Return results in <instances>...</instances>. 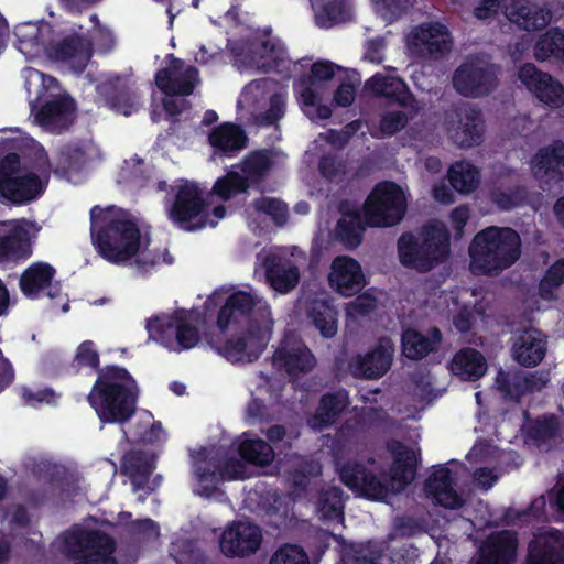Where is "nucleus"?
Masks as SVG:
<instances>
[{
  "label": "nucleus",
  "instance_id": "nucleus-41",
  "mask_svg": "<svg viewBox=\"0 0 564 564\" xmlns=\"http://www.w3.org/2000/svg\"><path fill=\"white\" fill-rule=\"evenodd\" d=\"M350 370L356 377L377 378L388 371L391 355H354Z\"/></svg>",
  "mask_w": 564,
  "mask_h": 564
},
{
  "label": "nucleus",
  "instance_id": "nucleus-31",
  "mask_svg": "<svg viewBox=\"0 0 564 564\" xmlns=\"http://www.w3.org/2000/svg\"><path fill=\"white\" fill-rule=\"evenodd\" d=\"M337 65L329 61H318L312 64L311 73L299 78L302 86L300 96L303 105L315 106L319 99L318 94L314 90L319 82L330 80L335 76Z\"/></svg>",
  "mask_w": 564,
  "mask_h": 564
},
{
  "label": "nucleus",
  "instance_id": "nucleus-38",
  "mask_svg": "<svg viewBox=\"0 0 564 564\" xmlns=\"http://www.w3.org/2000/svg\"><path fill=\"white\" fill-rule=\"evenodd\" d=\"M314 511L321 520L340 523L343 519L340 490L336 487L323 490L314 502Z\"/></svg>",
  "mask_w": 564,
  "mask_h": 564
},
{
  "label": "nucleus",
  "instance_id": "nucleus-10",
  "mask_svg": "<svg viewBox=\"0 0 564 564\" xmlns=\"http://www.w3.org/2000/svg\"><path fill=\"white\" fill-rule=\"evenodd\" d=\"M147 330L149 339L170 350H189L200 341L198 328L189 322L184 311L149 318Z\"/></svg>",
  "mask_w": 564,
  "mask_h": 564
},
{
  "label": "nucleus",
  "instance_id": "nucleus-34",
  "mask_svg": "<svg viewBox=\"0 0 564 564\" xmlns=\"http://www.w3.org/2000/svg\"><path fill=\"white\" fill-rule=\"evenodd\" d=\"M442 333L437 327L423 334L414 328H406L401 335V352H437Z\"/></svg>",
  "mask_w": 564,
  "mask_h": 564
},
{
  "label": "nucleus",
  "instance_id": "nucleus-22",
  "mask_svg": "<svg viewBox=\"0 0 564 564\" xmlns=\"http://www.w3.org/2000/svg\"><path fill=\"white\" fill-rule=\"evenodd\" d=\"M329 285L343 296H352L365 286L360 263L348 256L336 257L330 264Z\"/></svg>",
  "mask_w": 564,
  "mask_h": 564
},
{
  "label": "nucleus",
  "instance_id": "nucleus-51",
  "mask_svg": "<svg viewBox=\"0 0 564 564\" xmlns=\"http://www.w3.org/2000/svg\"><path fill=\"white\" fill-rule=\"evenodd\" d=\"M269 564H311L307 552L297 544H284L271 556Z\"/></svg>",
  "mask_w": 564,
  "mask_h": 564
},
{
  "label": "nucleus",
  "instance_id": "nucleus-9",
  "mask_svg": "<svg viewBox=\"0 0 564 564\" xmlns=\"http://www.w3.org/2000/svg\"><path fill=\"white\" fill-rule=\"evenodd\" d=\"M57 547L68 555H80L83 561L75 564H118L115 542L89 524L76 525L57 540Z\"/></svg>",
  "mask_w": 564,
  "mask_h": 564
},
{
  "label": "nucleus",
  "instance_id": "nucleus-54",
  "mask_svg": "<svg viewBox=\"0 0 564 564\" xmlns=\"http://www.w3.org/2000/svg\"><path fill=\"white\" fill-rule=\"evenodd\" d=\"M274 362L283 365L290 376H296L312 369L315 365L313 355H278Z\"/></svg>",
  "mask_w": 564,
  "mask_h": 564
},
{
  "label": "nucleus",
  "instance_id": "nucleus-40",
  "mask_svg": "<svg viewBox=\"0 0 564 564\" xmlns=\"http://www.w3.org/2000/svg\"><path fill=\"white\" fill-rule=\"evenodd\" d=\"M348 399L345 392L325 395L314 416L308 421L313 429H323L333 423L335 417L347 406Z\"/></svg>",
  "mask_w": 564,
  "mask_h": 564
},
{
  "label": "nucleus",
  "instance_id": "nucleus-30",
  "mask_svg": "<svg viewBox=\"0 0 564 564\" xmlns=\"http://www.w3.org/2000/svg\"><path fill=\"white\" fill-rule=\"evenodd\" d=\"M564 552V535L547 531L534 538L529 547V564H556L557 552Z\"/></svg>",
  "mask_w": 564,
  "mask_h": 564
},
{
  "label": "nucleus",
  "instance_id": "nucleus-16",
  "mask_svg": "<svg viewBox=\"0 0 564 564\" xmlns=\"http://www.w3.org/2000/svg\"><path fill=\"white\" fill-rule=\"evenodd\" d=\"M408 48L417 58L440 61L452 51L453 39L448 28L440 22H423L408 35Z\"/></svg>",
  "mask_w": 564,
  "mask_h": 564
},
{
  "label": "nucleus",
  "instance_id": "nucleus-28",
  "mask_svg": "<svg viewBox=\"0 0 564 564\" xmlns=\"http://www.w3.org/2000/svg\"><path fill=\"white\" fill-rule=\"evenodd\" d=\"M454 478L446 467L436 468L429 477L425 490L432 499L449 509L457 508L463 500L453 487Z\"/></svg>",
  "mask_w": 564,
  "mask_h": 564
},
{
  "label": "nucleus",
  "instance_id": "nucleus-44",
  "mask_svg": "<svg viewBox=\"0 0 564 564\" xmlns=\"http://www.w3.org/2000/svg\"><path fill=\"white\" fill-rule=\"evenodd\" d=\"M416 112L415 105L414 110L401 108L400 110L383 111L379 118L378 130L382 137L391 138L405 129Z\"/></svg>",
  "mask_w": 564,
  "mask_h": 564
},
{
  "label": "nucleus",
  "instance_id": "nucleus-6",
  "mask_svg": "<svg viewBox=\"0 0 564 564\" xmlns=\"http://www.w3.org/2000/svg\"><path fill=\"white\" fill-rule=\"evenodd\" d=\"M400 263L420 273H427L446 262L451 256V235L442 223L422 226L419 237L406 231L397 241Z\"/></svg>",
  "mask_w": 564,
  "mask_h": 564
},
{
  "label": "nucleus",
  "instance_id": "nucleus-29",
  "mask_svg": "<svg viewBox=\"0 0 564 564\" xmlns=\"http://www.w3.org/2000/svg\"><path fill=\"white\" fill-rule=\"evenodd\" d=\"M236 167L252 188H259L273 166L271 151L268 149L253 150L246 154Z\"/></svg>",
  "mask_w": 564,
  "mask_h": 564
},
{
  "label": "nucleus",
  "instance_id": "nucleus-27",
  "mask_svg": "<svg viewBox=\"0 0 564 564\" xmlns=\"http://www.w3.org/2000/svg\"><path fill=\"white\" fill-rule=\"evenodd\" d=\"M516 547L513 533H496L480 547L477 564H510L514 560Z\"/></svg>",
  "mask_w": 564,
  "mask_h": 564
},
{
  "label": "nucleus",
  "instance_id": "nucleus-57",
  "mask_svg": "<svg viewBox=\"0 0 564 564\" xmlns=\"http://www.w3.org/2000/svg\"><path fill=\"white\" fill-rule=\"evenodd\" d=\"M323 304H318L312 307L311 317L314 326L319 330V334L325 338H332L337 333V321L336 318H329L325 325H322V310Z\"/></svg>",
  "mask_w": 564,
  "mask_h": 564
},
{
  "label": "nucleus",
  "instance_id": "nucleus-49",
  "mask_svg": "<svg viewBox=\"0 0 564 564\" xmlns=\"http://www.w3.org/2000/svg\"><path fill=\"white\" fill-rule=\"evenodd\" d=\"M534 96L543 104L551 107H560L564 102V87L563 85L554 79L550 74L546 75L542 82H540Z\"/></svg>",
  "mask_w": 564,
  "mask_h": 564
},
{
  "label": "nucleus",
  "instance_id": "nucleus-43",
  "mask_svg": "<svg viewBox=\"0 0 564 564\" xmlns=\"http://www.w3.org/2000/svg\"><path fill=\"white\" fill-rule=\"evenodd\" d=\"M451 370L463 380H476L484 376L487 365L482 355H454Z\"/></svg>",
  "mask_w": 564,
  "mask_h": 564
},
{
  "label": "nucleus",
  "instance_id": "nucleus-1",
  "mask_svg": "<svg viewBox=\"0 0 564 564\" xmlns=\"http://www.w3.org/2000/svg\"><path fill=\"white\" fill-rule=\"evenodd\" d=\"M236 452L241 459L228 456L221 448L199 447L191 452L194 475V492L205 498H218L223 480L247 477V463L267 466L274 458L272 447L260 438L243 433L235 441Z\"/></svg>",
  "mask_w": 564,
  "mask_h": 564
},
{
  "label": "nucleus",
  "instance_id": "nucleus-12",
  "mask_svg": "<svg viewBox=\"0 0 564 564\" xmlns=\"http://www.w3.org/2000/svg\"><path fill=\"white\" fill-rule=\"evenodd\" d=\"M172 191L174 198L166 208L169 219L188 231L204 228L208 219V204L200 187L194 182L184 181L173 186Z\"/></svg>",
  "mask_w": 564,
  "mask_h": 564
},
{
  "label": "nucleus",
  "instance_id": "nucleus-56",
  "mask_svg": "<svg viewBox=\"0 0 564 564\" xmlns=\"http://www.w3.org/2000/svg\"><path fill=\"white\" fill-rule=\"evenodd\" d=\"M547 73L540 70L534 64L525 63L520 66L518 72V78L522 85L527 87L533 95L540 87V82L546 77Z\"/></svg>",
  "mask_w": 564,
  "mask_h": 564
},
{
  "label": "nucleus",
  "instance_id": "nucleus-18",
  "mask_svg": "<svg viewBox=\"0 0 564 564\" xmlns=\"http://www.w3.org/2000/svg\"><path fill=\"white\" fill-rule=\"evenodd\" d=\"M261 529L249 521H232L218 535L220 553L230 558L254 554L261 546Z\"/></svg>",
  "mask_w": 564,
  "mask_h": 564
},
{
  "label": "nucleus",
  "instance_id": "nucleus-42",
  "mask_svg": "<svg viewBox=\"0 0 564 564\" xmlns=\"http://www.w3.org/2000/svg\"><path fill=\"white\" fill-rule=\"evenodd\" d=\"M45 53L50 59L68 62L84 53V41L78 34L66 35L57 41H50L45 45Z\"/></svg>",
  "mask_w": 564,
  "mask_h": 564
},
{
  "label": "nucleus",
  "instance_id": "nucleus-61",
  "mask_svg": "<svg viewBox=\"0 0 564 564\" xmlns=\"http://www.w3.org/2000/svg\"><path fill=\"white\" fill-rule=\"evenodd\" d=\"M22 397L25 402L30 405H36L39 403L53 404L57 400V395L51 390H39L33 391L28 388L22 389Z\"/></svg>",
  "mask_w": 564,
  "mask_h": 564
},
{
  "label": "nucleus",
  "instance_id": "nucleus-14",
  "mask_svg": "<svg viewBox=\"0 0 564 564\" xmlns=\"http://www.w3.org/2000/svg\"><path fill=\"white\" fill-rule=\"evenodd\" d=\"M31 229H37L36 224L26 218L0 221V267L2 269L17 265L32 256Z\"/></svg>",
  "mask_w": 564,
  "mask_h": 564
},
{
  "label": "nucleus",
  "instance_id": "nucleus-2",
  "mask_svg": "<svg viewBox=\"0 0 564 564\" xmlns=\"http://www.w3.org/2000/svg\"><path fill=\"white\" fill-rule=\"evenodd\" d=\"M90 236L102 259L112 264L126 263L138 256L140 228L130 214L116 206L90 209Z\"/></svg>",
  "mask_w": 564,
  "mask_h": 564
},
{
  "label": "nucleus",
  "instance_id": "nucleus-47",
  "mask_svg": "<svg viewBox=\"0 0 564 564\" xmlns=\"http://www.w3.org/2000/svg\"><path fill=\"white\" fill-rule=\"evenodd\" d=\"M564 283V257L557 259L545 271L539 283V291L543 299L551 300L554 291Z\"/></svg>",
  "mask_w": 564,
  "mask_h": 564
},
{
  "label": "nucleus",
  "instance_id": "nucleus-21",
  "mask_svg": "<svg viewBox=\"0 0 564 564\" xmlns=\"http://www.w3.org/2000/svg\"><path fill=\"white\" fill-rule=\"evenodd\" d=\"M207 141L214 158L231 159L247 148L249 138L240 124L226 121L209 131Z\"/></svg>",
  "mask_w": 564,
  "mask_h": 564
},
{
  "label": "nucleus",
  "instance_id": "nucleus-24",
  "mask_svg": "<svg viewBox=\"0 0 564 564\" xmlns=\"http://www.w3.org/2000/svg\"><path fill=\"white\" fill-rule=\"evenodd\" d=\"M535 176L558 183L564 180V142L554 140L538 150L532 159Z\"/></svg>",
  "mask_w": 564,
  "mask_h": 564
},
{
  "label": "nucleus",
  "instance_id": "nucleus-60",
  "mask_svg": "<svg viewBox=\"0 0 564 564\" xmlns=\"http://www.w3.org/2000/svg\"><path fill=\"white\" fill-rule=\"evenodd\" d=\"M14 34L19 40L20 50H22V46L33 48L40 44V29L34 24L17 28Z\"/></svg>",
  "mask_w": 564,
  "mask_h": 564
},
{
  "label": "nucleus",
  "instance_id": "nucleus-17",
  "mask_svg": "<svg viewBox=\"0 0 564 564\" xmlns=\"http://www.w3.org/2000/svg\"><path fill=\"white\" fill-rule=\"evenodd\" d=\"M456 91L468 98L488 96L498 86V77L492 64L469 59L459 65L453 75Z\"/></svg>",
  "mask_w": 564,
  "mask_h": 564
},
{
  "label": "nucleus",
  "instance_id": "nucleus-58",
  "mask_svg": "<svg viewBox=\"0 0 564 564\" xmlns=\"http://www.w3.org/2000/svg\"><path fill=\"white\" fill-rule=\"evenodd\" d=\"M343 12V4L336 1H329L322 8L321 13L316 17L317 24L321 26H330L339 20Z\"/></svg>",
  "mask_w": 564,
  "mask_h": 564
},
{
  "label": "nucleus",
  "instance_id": "nucleus-52",
  "mask_svg": "<svg viewBox=\"0 0 564 564\" xmlns=\"http://www.w3.org/2000/svg\"><path fill=\"white\" fill-rule=\"evenodd\" d=\"M249 343V352H263L271 336V328L267 324L250 323L246 329Z\"/></svg>",
  "mask_w": 564,
  "mask_h": 564
},
{
  "label": "nucleus",
  "instance_id": "nucleus-39",
  "mask_svg": "<svg viewBox=\"0 0 564 564\" xmlns=\"http://www.w3.org/2000/svg\"><path fill=\"white\" fill-rule=\"evenodd\" d=\"M447 177L453 189L458 193H471L479 185V171L469 162H455L447 172Z\"/></svg>",
  "mask_w": 564,
  "mask_h": 564
},
{
  "label": "nucleus",
  "instance_id": "nucleus-13",
  "mask_svg": "<svg viewBox=\"0 0 564 564\" xmlns=\"http://www.w3.org/2000/svg\"><path fill=\"white\" fill-rule=\"evenodd\" d=\"M183 65L182 59L173 57L170 66L155 73V85L167 97L163 100V109L171 117H176L183 112L184 101L174 97L192 95L198 82L197 68L188 66L182 72Z\"/></svg>",
  "mask_w": 564,
  "mask_h": 564
},
{
  "label": "nucleus",
  "instance_id": "nucleus-19",
  "mask_svg": "<svg viewBox=\"0 0 564 564\" xmlns=\"http://www.w3.org/2000/svg\"><path fill=\"white\" fill-rule=\"evenodd\" d=\"M56 269L52 264L34 262L22 272L19 280L20 290L30 300L39 299L44 291L50 299L59 297L62 285L58 281H54Z\"/></svg>",
  "mask_w": 564,
  "mask_h": 564
},
{
  "label": "nucleus",
  "instance_id": "nucleus-53",
  "mask_svg": "<svg viewBox=\"0 0 564 564\" xmlns=\"http://www.w3.org/2000/svg\"><path fill=\"white\" fill-rule=\"evenodd\" d=\"M376 308L377 299L366 292L346 304V315L351 319H357L370 315Z\"/></svg>",
  "mask_w": 564,
  "mask_h": 564
},
{
  "label": "nucleus",
  "instance_id": "nucleus-25",
  "mask_svg": "<svg viewBox=\"0 0 564 564\" xmlns=\"http://www.w3.org/2000/svg\"><path fill=\"white\" fill-rule=\"evenodd\" d=\"M507 15L519 29L528 32L543 30L552 20L549 8L540 7L529 0H513Z\"/></svg>",
  "mask_w": 564,
  "mask_h": 564
},
{
  "label": "nucleus",
  "instance_id": "nucleus-50",
  "mask_svg": "<svg viewBox=\"0 0 564 564\" xmlns=\"http://www.w3.org/2000/svg\"><path fill=\"white\" fill-rule=\"evenodd\" d=\"M253 208L272 218L276 225H283L288 219V206L281 199L259 197L252 203Z\"/></svg>",
  "mask_w": 564,
  "mask_h": 564
},
{
  "label": "nucleus",
  "instance_id": "nucleus-4",
  "mask_svg": "<svg viewBox=\"0 0 564 564\" xmlns=\"http://www.w3.org/2000/svg\"><path fill=\"white\" fill-rule=\"evenodd\" d=\"M521 238L511 227L488 226L478 231L468 248L475 274L497 276L521 257Z\"/></svg>",
  "mask_w": 564,
  "mask_h": 564
},
{
  "label": "nucleus",
  "instance_id": "nucleus-63",
  "mask_svg": "<svg viewBox=\"0 0 564 564\" xmlns=\"http://www.w3.org/2000/svg\"><path fill=\"white\" fill-rule=\"evenodd\" d=\"M285 104L281 96L273 95L270 98L269 109L264 113L268 124H274L284 115Z\"/></svg>",
  "mask_w": 564,
  "mask_h": 564
},
{
  "label": "nucleus",
  "instance_id": "nucleus-37",
  "mask_svg": "<svg viewBox=\"0 0 564 564\" xmlns=\"http://www.w3.org/2000/svg\"><path fill=\"white\" fill-rule=\"evenodd\" d=\"M122 468L137 488L144 486L154 468V455L141 451H133L123 458Z\"/></svg>",
  "mask_w": 564,
  "mask_h": 564
},
{
  "label": "nucleus",
  "instance_id": "nucleus-33",
  "mask_svg": "<svg viewBox=\"0 0 564 564\" xmlns=\"http://www.w3.org/2000/svg\"><path fill=\"white\" fill-rule=\"evenodd\" d=\"M367 227L366 214L362 216L358 210H351L337 221L335 235L347 249H356L360 246Z\"/></svg>",
  "mask_w": 564,
  "mask_h": 564
},
{
  "label": "nucleus",
  "instance_id": "nucleus-3",
  "mask_svg": "<svg viewBox=\"0 0 564 564\" xmlns=\"http://www.w3.org/2000/svg\"><path fill=\"white\" fill-rule=\"evenodd\" d=\"M393 465L390 485L383 484L376 475L359 465H348L339 470L341 480L356 494L370 499L382 501L389 494L398 492L415 476L417 452L401 443L391 445Z\"/></svg>",
  "mask_w": 564,
  "mask_h": 564
},
{
  "label": "nucleus",
  "instance_id": "nucleus-8",
  "mask_svg": "<svg viewBox=\"0 0 564 564\" xmlns=\"http://www.w3.org/2000/svg\"><path fill=\"white\" fill-rule=\"evenodd\" d=\"M41 77L42 87L36 98L30 102L31 113L45 131L61 134L75 121L76 102L68 94L53 91L59 89L55 77L44 74Z\"/></svg>",
  "mask_w": 564,
  "mask_h": 564
},
{
  "label": "nucleus",
  "instance_id": "nucleus-35",
  "mask_svg": "<svg viewBox=\"0 0 564 564\" xmlns=\"http://www.w3.org/2000/svg\"><path fill=\"white\" fill-rule=\"evenodd\" d=\"M533 56L539 62L554 58L564 64V30L555 26L541 34L533 46Z\"/></svg>",
  "mask_w": 564,
  "mask_h": 564
},
{
  "label": "nucleus",
  "instance_id": "nucleus-23",
  "mask_svg": "<svg viewBox=\"0 0 564 564\" xmlns=\"http://www.w3.org/2000/svg\"><path fill=\"white\" fill-rule=\"evenodd\" d=\"M258 304H261L260 299L249 292L239 290L229 294L217 315L216 325L220 333L225 334L239 318H250Z\"/></svg>",
  "mask_w": 564,
  "mask_h": 564
},
{
  "label": "nucleus",
  "instance_id": "nucleus-62",
  "mask_svg": "<svg viewBox=\"0 0 564 564\" xmlns=\"http://www.w3.org/2000/svg\"><path fill=\"white\" fill-rule=\"evenodd\" d=\"M355 87L349 83H341L333 96V104L339 107H349L355 100Z\"/></svg>",
  "mask_w": 564,
  "mask_h": 564
},
{
  "label": "nucleus",
  "instance_id": "nucleus-59",
  "mask_svg": "<svg viewBox=\"0 0 564 564\" xmlns=\"http://www.w3.org/2000/svg\"><path fill=\"white\" fill-rule=\"evenodd\" d=\"M343 163L335 154H325L318 161V170L321 174L333 180L343 172Z\"/></svg>",
  "mask_w": 564,
  "mask_h": 564
},
{
  "label": "nucleus",
  "instance_id": "nucleus-26",
  "mask_svg": "<svg viewBox=\"0 0 564 564\" xmlns=\"http://www.w3.org/2000/svg\"><path fill=\"white\" fill-rule=\"evenodd\" d=\"M101 94L111 110L126 117L141 108L140 95L128 83L119 78L104 84Z\"/></svg>",
  "mask_w": 564,
  "mask_h": 564
},
{
  "label": "nucleus",
  "instance_id": "nucleus-11",
  "mask_svg": "<svg viewBox=\"0 0 564 564\" xmlns=\"http://www.w3.org/2000/svg\"><path fill=\"white\" fill-rule=\"evenodd\" d=\"M364 212L369 227H392L406 212V199L400 185L392 181L378 183L366 199Z\"/></svg>",
  "mask_w": 564,
  "mask_h": 564
},
{
  "label": "nucleus",
  "instance_id": "nucleus-5",
  "mask_svg": "<svg viewBox=\"0 0 564 564\" xmlns=\"http://www.w3.org/2000/svg\"><path fill=\"white\" fill-rule=\"evenodd\" d=\"M138 395L132 376L124 368L109 366L99 373L88 399L101 421L123 422L133 413Z\"/></svg>",
  "mask_w": 564,
  "mask_h": 564
},
{
  "label": "nucleus",
  "instance_id": "nucleus-32",
  "mask_svg": "<svg viewBox=\"0 0 564 564\" xmlns=\"http://www.w3.org/2000/svg\"><path fill=\"white\" fill-rule=\"evenodd\" d=\"M264 268L268 281L279 292H289L299 283V268L290 261L268 257L264 261Z\"/></svg>",
  "mask_w": 564,
  "mask_h": 564
},
{
  "label": "nucleus",
  "instance_id": "nucleus-20",
  "mask_svg": "<svg viewBox=\"0 0 564 564\" xmlns=\"http://www.w3.org/2000/svg\"><path fill=\"white\" fill-rule=\"evenodd\" d=\"M365 89L376 97L384 98L388 106L414 110L416 99L406 83L398 76L376 73L366 80Z\"/></svg>",
  "mask_w": 564,
  "mask_h": 564
},
{
  "label": "nucleus",
  "instance_id": "nucleus-64",
  "mask_svg": "<svg viewBox=\"0 0 564 564\" xmlns=\"http://www.w3.org/2000/svg\"><path fill=\"white\" fill-rule=\"evenodd\" d=\"M384 42L382 39H371L367 42L365 58L371 63L380 64L383 61L382 50Z\"/></svg>",
  "mask_w": 564,
  "mask_h": 564
},
{
  "label": "nucleus",
  "instance_id": "nucleus-36",
  "mask_svg": "<svg viewBox=\"0 0 564 564\" xmlns=\"http://www.w3.org/2000/svg\"><path fill=\"white\" fill-rule=\"evenodd\" d=\"M232 165L227 173L218 177L210 191V195L220 200L228 202L240 195H246L252 188L241 173Z\"/></svg>",
  "mask_w": 564,
  "mask_h": 564
},
{
  "label": "nucleus",
  "instance_id": "nucleus-46",
  "mask_svg": "<svg viewBox=\"0 0 564 564\" xmlns=\"http://www.w3.org/2000/svg\"><path fill=\"white\" fill-rule=\"evenodd\" d=\"M87 163V153L80 144H65L61 151L57 162V169L63 174L80 172Z\"/></svg>",
  "mask_w": 564,
  "mask_h": 564
},
{
  "label": "nucleus",
  "instance_id": "nucleus-55",
  "mask_svg": "<svg viewBox=\"0 0 564 564\" xmlns=\"http://www.w3.org/2000/svg\"><path fill=\"white\" fill-rule=\"evenodd\" d=\"M142 426L145 429L141 436L142 442L149 444H161L166 440V433L160 422L153 421L149 412H143L140 415Z\"/></svg>",
  "mask_w": 564,
  "mask_h": 564
},
{
  "label": "nucleus",
  "instance_id": "nucleus-7",
  "mask_svg": "<svg viewBox=\"0 0 564 564\" xmlns=\"http://www.w3.org/2000/svg\"><path fill=\"white\" fill-rule=\"evenodd\" d=\"M47 183V178H42L33 169L23 164L18 153L9 152L0 156L1 205L26 206L44 195Z\"/></svg>",
  "mask_w": 564,
  "mask_h": 564
},
{
  "label": "nucleus",
  "instance_id": "nucleus-45",
  "mask_svg": "<svg viewBox=\"0 0 564 564\" xmlns=\"http://www.w3.org/2000/svg\"><path fill=\"white\" fill-rule=\"evenodd\" d=\"M489 198L500 210H511L527 202L528 192L522 185H514L508 188L496 186L490 189Z\"/></svg>",
  "mask_w": 564,
  "mask_h": 564
},
{
  "label": "nucleus",
  "instance_id": "nucleus-48",
  "mask_svg": "<svg viewBox=\"0 0 564 564\" xmlns=\"http://www.w3.org/2000/svg\"><path fill=\"white\" fill-rule=\"evenodd\" d=\"M511 352H546V340L536 328L524 329L514 340Z\"/></svg>",
  "mask_w": 564,
  "mask_h": 564
},
{
  "label": "nucleus",
  "instance_id": "nucleus-15",
  "mask_svg": "<svg viewBox=\"0 0 564 564\" xmlns=\"http://www.w3.org/2000/svg\"><path fill=\"white\" fill-rule=\"evenodd\" d=\"M444 124L448 137L463 149L482 142L485 126L481 111L468 104L452 106L444 113Z\"/></svg>",
  "mask_w": 564,
  "mask_h": 564
}]
</instances>
